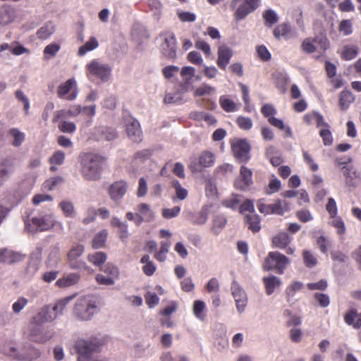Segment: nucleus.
Returning <instances> with one entry per match:
<instances>
[{
	"instance_id": "393cba45",
	"label": "nucleus",
	"mask_w": 361,
	"mask_h": 361,
	"mask_svg": "<svg viewBox=\"0 0 361 361\" xmlns=\"http://www.w3.org/2000/svg\"><path fill=\"white\" fill-rule=\"evenodd\" d=\"M80 279V276L78 273H70L63 277L59 279L56 281V286L61 288H68L77 284Z\"/></svg>"
},
{
	"instance_id": "c9c22d12",
	"label": "nucleus",
	"mask_w": 361,
	"mask_h": 361,
	"mask_svg": "<svg viewBox=\"0 0 361 361\" xmlns=\"http://www.w3.org/2000/svg\"><path fill=\"white\" fill-rule=\"evenodd\" d=\"M355 100V96L348 90H343L340 94L339 105L342 110H346Z\"/></svg>"
},
{
	"instance_id": "aec40b11",
	"label": "nucleus",
	"mask_w": 361,
	"mask_h": 361,
	"mask_svg": "<svg viewBox=\"0 0 361 361\" xmlns=\"http://www.w3.org/2000/svg\"><path fill=\"white\" fill-rule=\"evenodd\" d=\"M25 256L20 252L8 248H0V262L4 264H13L23 260Z\"/></svg>"
},
{
	"instance_id": "864d4df0",
	"label": "nucleus",
	"mask_w": 361,
	"mask_h": 361,
	"mask_svg": "<svg viewBox=\"0 0 361 361\" xmlns=\"http://www.w3.org/2000/svg\"><path fill=\"white\" fill-rule=\"evenodd\" d=\"M9 135L13 138L12 145L14 147L20 146L25 140V134L17 128L11 129Z\"/></svg>"
},
{
	"instance_id": "774afa93",
	"label": "nucleus",
	"mask_w": 361,
	"mask_h": 361,
	"mask_svg": "<svg viewBox=\"0 0 361 361\" xmlns=\"http://www.w3.org/2000/svg\"><path fill=\"white\" fill-rule=\"evenodd\" d=\"M331 225L337 229V233L339 235H343L345 233V226L343 220L340 216L332 218Z\"/></svg>"
},
{
	"instance_id": "2eb2a0df",
	"label": "nucleus",
	"mask_w": 361,
	"mask_h": 361,
	"mask_svg": "<svg viewBox=\"0 0 361 361\" xmlns=\"http://www.w3.org/2000/svg\"><path fill=\"white\" fill-rule=\"evenodd\" d=\"M252 172L245 166L240 168V176L235 181V188L245 190L252 184Z\"/></svg>"
},
{
	"instance_id": "5701e85b",
	"label": "nucleus",
	"mask_w": 361,
	"mask_h": 361,
	"mask_svg": "<svg viewBox=\"0 0 361 361\" xmlns=\"http://www.w3.org/2000/svg\"><path fill=\"white\" fill-rule=\"evenodd\" d=\"M154 215L149 204L141 203L137 207V226L142 222H150L154 219Z\"/></svg>"
},
{
	"instance_id": "412c9836",
	"label": "nucleus",
	"mask_w": 361,
	"mask_h": 361,
	"mask_svg": "<svg viewBox=\"0 0 361 361\" xmlns=\"http://www.w3.org/2000/svg\"><path fill=\"white\" fill-rule=\"evenodd\" d=\"M128 185L123 180L116 181L109 188V195L113 201H118L123 198L127 192Z\"/></svg>"
},
{
	"instance_id": "423d86ee",
	"label": "nucleus",
	"mask_w": 361,
	"mask_h": 361,
	"mask_svg": "<svg viewBox=\"0 0 361 361\" xmlns=\"http://www.w3.org/2000/svg\"><path fill=\"white\" fill-rule=\"evenodd\" d=\"M159 38L162 40L161 52L169 60H175L176 58V39L173 32L165 31L160 34Z\"/></svg>"
},
{
	"instance_id": "680f3d73",
	"label": "nucleus",
	"mask_w": 361,
	"mask_h": 361,
	"mask_svg": "<svg viewBox=\"0 0 361 361\" xmlns=\"http://www.w3.org/2000/svg\"><path fill=\"white\" fill-rule=\"evenodd\" d=\"M59 129L64 133L73 134L76 130V126L73 122L62 121L59 123Z\"/></svg>"
},
{
	"instance_id": "bf43d9fd",
	"label": "nucleus",
	"mask_w": 361,
	"mask_h": 361,
	"mask_svg": "<svg viewBox=\"0 0 361 361\" xmlns=\"http://www.w3.org/2000/svg\"><path fill=\"white\" fill-rule=\"evenodd\" d=\"M226 219L223 215H217L213 220L212 230L215 234H218L220 231L226 226Z\"/></svg>"
},
{
	"instance_id": "dca6fc26",
	"label": "nucleus",
	"mask_w": 361,
	"mask_h": 361,
	"mask_svg": "<svg viewBox=\"0 0 361 361\" xmlns=\"http://www.w3.org/2000/svg\"><path fill=\"white\" fill-rule=\"evenodd\" d=\"M42 248L37 247L35 250L31 254L26 269L27 274L29 276H33L39 269L42 264Z\"/></svg>"
},
{
	"instance_id": "58836bf2",
	"label": "nucleus",
	"mask_w": 361,
	"mask_h": 361,
	"mask_svg": "<svg viewBox=\"0 0 361 361\" xmlns=\"http://www.w3.org/2000/svg\"><path fill=\"white\" fill-rule=\"evenodd\" d=\"M55 32V25L52 22L46 23L37 32V37L42 39H47Z\"/></svg>"
},
{
	"instance_id": "3c124183",
	"label": "nucleus",
	"mask_w": 361,
	"mask_h": 361,
	"mask_svg": "<svg viewBox=\"0 0 361 361\" xmlns=\"http://www.w3.org/2000/svg\"><path fill=\"white\" fill-rule=\"evenodd\" d=\"M171 186L175 190L176 197L179 200H183L188 197V190L182 187L178 180H173L171 181Z\"/></svg>"
},
{
	"instance_id": "6e6d98bb",
	"label": "nucleus",
	"mask_w": 361,
	"mask_h": 361,
	"mask_svg": "<svg viewBox=\"0 0 361 361\" xmlns=\"http://www.w3.org/2000/svg\"><path fill=\"white\" fill-rule=\"evenodd\" d=\"M216 90L215 87L207 84L202 83L200 86L197 87L194 91V95L195 97H202L209 95Z\"/></svg>"
},
{
	"instance_id": "e2e57ef3",
	"label": "nucleus",
	"mask_w": 361,
	"mask_h": 361,
	"mask_svg": "<svg viewBox=\"0 0 361 361\" xmlns=\"http://www.w3.org/2000/svg\"><path fill=\"white\" fill-rule=\"evenodd\" d=\"M149 346L145 345L141 343H137L134 345L133 352L135 357L142 358L149 355L148 350Z\"/></svg>"
},
{
	"instance_id": "b1692460",
	"label": "nucleus",
	"mask_w": 361,
	"mask_h": 361,
	"mask_svg": "<svg viewBox=\"0 0 361 361\" xmlns=\"http://www.w3.org/2000/svg\"><path fill=\"white\" fill-rule=\"evenodd\" d=\"M94 136L97 140L110 141L116 138L118 134L115 129L112 128L100 126L94 129Z\"/></svg>"
},
{
	"instance_id": "6e6552de",
	"label": "nucleus",
	"mask_w": 361,
	"mask_h": 361,
	"mask_svg": "<svg viewBox=\"0 0 361 361\" xmlns=\"http://www.w3.org/2000/svg\"><path fill=\"white\" fill-rule=\"evenodd\" d=\"M257 207L259 212L264 215H283L285 212L290 210V203L286 200H278L275 203L269 204L259 201Z\"/></svg>"
},
{
	"instance_id": "09e8293b",
	"label": "nucleus",
	"mask_w": 361,
	"mask_h": 361,
	"mask_svg": "<svg viewBox=\"0 0 361 361\" xmlns=\"http://www.w3.org/2000/svg\"><path fill=\"white\" fill-rule=\"evenodd\" d=\"M65 160V154L61 150L55 152L53 155L49 158V161L52 165L50 170L55 171L56 168L54 165H61Z\"/></svg>"
},
{
	"instance_id": "4be33fe9",
	"label": "nucleus",
	"mask_w": 361,
	"mask_h": 361,
	"mask_svg": "<svg viewBox=\"0 0 361 361\" xmlns=\"http://www.w3.org/2000/svg\"><path fill=\"white\" fill-rule=\"evenodd\" d=\"M217 54V66L221 69L225 70L233 55V50L226 45H221L218 48Z\"/></svg>"
},
{
	"instance_id": "5fc2aeb1",
	"label": "nucleus",
	"mask_w": 361,
	"mask_h": 361,
	"mask_svg": "<svg viewBox=\"0 0 361 361\" xmlns=\"http://www.w3.org/2000/svg\"><path fill=\"white\" fill-rule=\"evenodd\" d=\"M263 18L265 21L266 25L269 27L272 26L279 20L277 13L272 9L264 11L263 13Z\"/></svg>"
},
{
	"instance_id": "473e14b6",
	"label": "nucleus",
	"mask_w": 361,
	"mask_h": 361,
	"mask_svg": "<svg viewBox=\"0 0 361 361\" xmlns=\"http://www.w3.org/2000/svg\"><path fill=\"white\" fill-rule=\"evenodd\" d=\"M263 282L266 288V293L268 295H271L276 288L281 284V279L274 275L263 278Z\"/></svg>"
},
{
	"instance_id": "7ed1b4c3",
	"label": "nucleus",
	"mask_w": 361,
	"mask_h": 361,
	"mask_svg": "<svg viewBox=\"0 0 361 361\" xmlns=\"http://www.w3.org/2000/svg\"><path fill=\"white\" fill-rule=\"evenodd\" d=\"M85 68L87 77L90 80L97 78L102 82H106L111 78L112 68L108 63H102L97 59L88 63Z\"/></svg>"
},
{
	"instance_id": "49530a36",
	"label": "nucleus",
	"mask_w": 361,
	"mask_h": 361,
	"mask_svg": "<svg viewBox=\"0 0 361 361\" xmlns=\"http://www.w3.org/2000/svg\"><path fill=\"white\" fill-rule=\"evenodd\" d=\"M59 208L63 212L66 217L73 218L75 216V207L73 203L70 200H62L59 204Z\"/></svg>"
},
{
	"instance_id": "c85d7f7f",
	"label": "nucleus",
	"mask_w": 361,
	"mask_h": 361,
	"mask_svg": "<svg viewBox=\"0 0 361 361\" xmlns=\"http://www.w3.org/2000/svg\"><path fill=\"white\" fill-rule=\"evenodd\" d=\"M274 35L277 39L284 37L286 39H289L295 37V32L292 30L289 24L282 23L274 29Z\"/></svg>"
},
{
	"instance_id": "4468645a",
	"label": "nucleus",
	"mask_w": 361,
	"mask_h": 361,
	"mask_svg": "<svg viewBox=\"0 0 361 361\" xmlns=\"http://www.w3.org/2000/svg\"><path fill=\"white\" fill-rule=\"evenodd\" d=\"M233 154L240 161H247L250 159V146L245 140H239L232 146Z\"/></svg>"
},
{
	"instance_id": "a211bd4d",
	"label": "nucleus",
	"mask_w": 361,
	"mask_h": 361,
	"mask_svg": "<svg viewBox=\"0 0 361 361\" xmlns=\"http://www.w3.org/2000/svg\"><path fill=\"white\" fill-rule=\"evenodd\" d=\"M214 154L209 151H204L199 157L198 164L195 162H191L189 166L192 171H197L199 170V166L203 168L211 167L214 165Z\"/></svg>"
},
{
	"instance_id": "9d476101",
	"label": "nucleus",
	"mask_w": 361,
	"mask_h": 361,
	"mask_svg": "<svg viewBox=\"0 0 361 361\" xmlns=\"http://www.w3.org/2000/svg\"><path fill=\"white\" fill-rule=\"evenodd\" d=\"M84 252L85 247L80 244H78L73 246L70 250V251L67 254V258L71 269H84L88 271H92V269L89 266H87L85 262L78 260V259L84 253Z\"/></svg>"
},
{
	"instance_id": "37998d69",
	"label": "nucleus",
	"mask_w": 361,
	"mask_h": 361,
	"mask_svg": "<svg viewBox=\"0 0 361 361\" xmlns=\"http://www.w3.org/2000/svg\"><path fill=\"white\" fill-rule=\"evenodd\" d=\"M99 46V43L96 37H91L88 41L85 42V44L81 46L78 49V55L84 56L88 51H92L97 48Z\"/></svg>"
},
{
	"instance_id": "4d7b16f0",
	"label": "nucleus",
	"mask_w": 361,
	"mask_h": 361,
	"mask_svg": "<svg viewBox=\"0 0 361 361\" xmlns=\"http://www.w3.org/2000/svg\"><path fill=\"white\" fill-rule=\"evenodd\" d=\"M276 151V148L273 146L269 147L266 151V156L269 159L271 164L274 166H278L283 162V159L280 156L274 155Z\"/></svg>"
},
{
	"instance_id": "de8ad7c7",
	"label": "nucleus",
	"mask_w": 361,
	"mask_h": 361,
	"mask_svg": "<svg viewBox=\"0 0 361 361\" xmlns=\"http://www.w3.org/2000/svg\"><path fill=\"white\" fill-rule=\"evenodd\" d=\"M171 243L170 240L161 242V247L159 251L156 252L154 257L159 262H164L166 259V255L169 252Z\"/></svg>"
},
{
	"instance_id": "f3484780",
	"label": "nucleus",
	"mask_w": 361,
	"mask_h": 361,
	"mask_svg": "<svg viewBox=\"0 0 361 361\" xmlns=\"http://www.w3.org/2000/svg\"><path fill=\"white\" fill-rule=\"evenodd\" d=\"M56 319V316L54 315L49 305H46L31 319L30 321L44 325V323H51Z\"/></svg>"
},
{
	"instance_id": "79ce46f5",
	"label": "nucleus",
	"mask_w": 361,
	"mask_h": 361,
	"mask_svg": "<svg viewBox=\"0 0 361 361\" xmlns=\"http://www.w3.org/2000/svg\"><path fill=\"white\" fill-rule=\"evenodd\" d=\"M106 259V254L103 252H95L87 255V260L97 267L103 265Z\"/></svg>"
},
{
	"instance_id": "603ef678",
	"label": "nucleus",
	"mask_w": 361,
	"mask_h": 361,
	"mask_svg": "<svg viewBox=\"0 0 361 361\" xmlns=\"http://www.w3.org/2000/svg\"><path fill=\"white\" fill-rule=\"evenodd\" d=\"M13 15L11 9L7 7L0 8V25H5L11 23L13 20Z\"/></svg>"
},
{
	"instance_id": "a18cd8bd",
	"label": "nucleus",
	"mask_w": 361,
	"mask_h": 361,
	"mask_svg": "<svg viewBox=\"0 0 361 361\" xmlns=\"http://www.w3.org/2000/svg\"><path fill=\"white\" fill-rule=\"evenodd\" d=\"M108 235V232L106 229H104L99 231L98 233L95 235L94 237L92 246L94 249H99L103 247L105 245V242L106 240Z\"/></svg>"
},
{
	"instance_id": "a19ab883",
	"label": "nucleus",
	"mask_w": 361,
	"mask_h": 361,
	"mask_svg": "<svg viewBox=\"0 0 361 361\" xmlns=\"http://www.w3.org/2000/svg\"><path fill=\"white\" fill-rule=\"evenodd\" d=\"M140 262L144 264L142 271L147 276H152L154 274L157 269V267L154 263L150 259L149 255H145L140 259Z\"/></svg>"
},
{
	"instance_id": "f257e3e1",
	"label": "nucleus",
	"mask_w": 361,
	"mask_h": 361,
	"mask_svg": "<svg viewBox=\"0 0 361 361\" xmlns=\"http://www.w3.org/2000/svg\"><path fill=\"white\" fill-rule=\"evenodd\" d=\"M101 310V302L94 295L88 294L78 297L72 309L73 318L78 322L91 321Z\"/></svg>"
},
{
	"instance_id": "052dcab7",
	"label": "nucleus",
	"mask_w": 361,
	"mask_h": 361,
	"mask_svg": "<svg viewBox=\"0 0 361 361\" xmlns=\"http://www.w3.org/2000/svg\"><path fill=\"white\" fill-rule=\"evenodd\" d=\"M304 284L300 281L293 282L286 290L288 300L289 301L291 298H293L295 293L301 290L303 288Z\"/></svg>"
},
{
	"instance_id": "cd10ccee",
	"label": "nucleus",
	"mask_w": 361,
	"mask_h": 361,
	"mask_svg": "<svg viewBox=\"0 0 361 361\" xmlns=\"http://www.w3.org/2000/svg\"><path fill=\"white\" fill-rule=\"evenodd\" d=\"M344 322L355 329L361 328V312H357L354 308L349 310L344 315Z\"/></svg>"
},
{
	"instance_id": "ea45409f",
	"label": "nucleus",
	"mask_w": 361,
	"mask_h": 361,
	"mask_svg": "<svg viewBox=\"0 0 361 361\" xmlns=\"http://www.w3.org/2000/svg\"><path fill=\"white\" fill-rule=\"evenodd\" d=\"M343 175L345 178V184L349 187H354V179L357 177L356 171L351 166H343L341 167Z\"/></svg>"
},
{
	"instance_id": "e433bc0d",
	"label": "nucleus",
	"mask_w": 361,
	"mask_h": 361,
	"mask_svg": "<svg viewBox=\"0 0 361 361\" xmlns=\"http://www.w3.org/2000/svg\"><path fill=\"white\" fill-rule=\"evenodd\" d=\"M219 104L224 111L228 113L235 112L238 111V107L232 99L227 95H222L219 97Z\"/></svg>"
},
{
	"instance_id": "69168bd1",
	"label": "nucleus",
	"mask_w": 361,
	"mask_h": 361,
	"mask_svg": "<svg viewBox=\"0 0 361 361\" xmlns=\"http://www.w3.org/2000/svg\"><path fill=\"white\" fill-rule=\"evenodd\" d=\"M195 47L197 49L202 51L207 57L212 55V50L210 45L202 39H198L195 43Z\"/></svg>"
},
{
	"instance_id": "bb28decb",
	"label": "nucleus",
	"mask_w": 361,
	"mask_h": 361,
	"mask_svg": "<svg viewBox=\"0 0 361 361\" xmlns=\"http://www.w3.org/2000/svg\"><path fill=\"white\" fill-rule=\"evenodd\" d=\"M111 225L112 227H116L118 228L119 238L123 242L128 239L129 236V232L128 225L126 221H121L118 217L114 216L111 220Z\"/></svg>"
},
{
	"instance_id": "f8f14e48",
	"label": "nucleus",
	"mask_w": 361,
	"mask_h": 361,
	"mask_svg": "<svg viewBox=\"0 0 361 361\" xmlns=\"http://www.w3.org/2000/svg\"><path fill=\"white\" fill-rule=\"evenodd\" d=\"M126 126L128 136L132 141L137 142L142 140V132L137 120L130 116L126 118Z\"/></svg>"
},
{
	"instance_id": "0e129e2a",
	"label": "nucleus",
	"mask_w": 361,
	"mask_h": 361,
	"mask_svg": "<svg viewBox=\"0 0 361 361\" xmlns=\"http://www.w3.org/2000/svg\"><path fill=\"white\" fill-rule=\"evenodd\" d=\"M281 186V183L279 179L273 176L271 180L269 181L267 188V194L271 195L279 190Z\"/></svg>"
},
{
	"instance_id": "7c9ffc66",
	"label": "nucleus",
	"mask_w": 361,
	"mask_h": 361,
	"mask_svg": "<svg viewBox=\"0 0 361 361\" xmlns=\"http://www.w3.org/2000/svg\"><path fill=\"white\" fill-rule=\"evenodd\" d=\"M293 238L286 232H281L272 238V243L275 247L286 249L291 243Z\"/></svg>"
},
{
	"instance_id": "13d9d810",
	"label": "nucleus",
	"mask_w": 361,
	"mask_h": 361,
	"mask_svg": "<svg viewBox=\"0 0 361 361\" xmlns=\"http://www.w3.org/2000/svg\"><path fill=\"white\" fill-rule=\"evenodd\" d=\"M305 265L308 268H312L317 264V257L309 250H305L302 252Z\"/></svg>"
},
{
	"instance_id": "8fccbe9b",
	"label": "nucleus",
	"mask_w": 361,
	"mask_h": 361,
	"mask_svg": "<svg viewBox=\"0 0 361 361\" xmlns=\"http://www.w3.org/2000/svg\"><path fill=\"white\" fill-rule=\"evenodd\" d=\"M61 49V45L56 42L50 43L47 45L43 51L45 59H49L54 57Z\"/></svg>"
},
{
	"instance_id": "c03bdc74",
	"label": "nucleus",
	"mask_w": 361,
	"mask_h": 361,
	"mask_svg": "<svg viewBox=\"0 0 361 361\" xmlns=\"http://www.w3.org/2000/svg\"><path fill=\"white\" fill-rule=\"evenodd\" d=\"M358 48L355 45H345L343 48L341 56L345 61H350L357 56Z\"/></svg>"
},
{
	"instance_id": "20e7f679",
	"label": "nucleus",
	"mask_w": 361,
	"mask_h": 361,
	"mask_svg": "<svg viewBox=\"0 0 361 361\" xmlns=\"http://www.w3.org/2000/svg\"><path fill=\"white\" fill-rule=\"evenodd\" d=\"M290 260L284 255L277 252H270L266 257L264 268L267 271H275L279 274H283Z\"/></svg>"
},
{
	"instance_id": "72a5a7b5",
	"label": "nucleus",
	"mask_w": 361,
	"mask_h": 361,
	"mask_svg": "<svg viewBox=\"0 0 361 361\" xmlns=\"http://www.w3.org/2000/svg\"><path fill=\"white\" fill-rule=\"evenodd\" d=\"M13 171L11 163L7 160L2 161L0 165V185H2L10 177Z\"/></svg>"
},
{
	"instance_id": "ddd939ff",
	"label": "nucleus",
	"mask_w": 361,
	"mask_h": 361,
	"mask_svg": "<svg viewBox=\"0 0 361 361\" xmlns=\"http://www.w3.org/2000/svg\"><path fill=\"white\" fill-rule=\"evenodd\" d=\"M260 1L261 0H245V3L240 5L235 12V19L237 20L244 19L259 6Z\"/></svg>"
},
{
	"instance_id": "4c0bfd02",
	"label": "nucleus",
	"mask_w": 361,
	"mask_h": 361,
	"mask_svg": "<svg viewBox=\"0 0 361 361\" xmlns=\"http://www.w3.org/2000/svg\"><path fill=\"white\" fill-rule=\"evenodd\" d=\"M206 304L202 300H195L192 306V312L195 317L201 321L206 318Z\"/></svg>"
},
{
	"instance_id": "338daca9",
	"label": "nucleus",
	"mask_w": 361,
	"mask_h": 361,
	"mask_svg": "<svg viewBox=\"0 0 361 361\" xmlns=\"http://www.w3.org/2000/svg\"><path fill=\"white\" fill-rule=\"evenodd\" d=\"M28 300L24 297H20L12 305V310L15 314L20 313L27 305Z\"/></svg>"
},
{
	"instance_id": "39448f33",
	"label": "nucleus",
	"mask_w": 361,
	"mask_h": 361,
	"mask_svg": "<svg viewBox=\"0 0 361 361\" xmlns=\"http://www.w3.org/2000/svg\"><path fill=\"white\" fill-rule=\"evenodd\" d=\"M54 334V332L52 330L46 329L44 325L30 321L27 334L30 341L44 344L52 338Z\"/></svg>"
},
{
	"instance_id": "9b49d317",
	"label": "nucleus",
	"mask_w": 361,
	"mask_h": 361,
	"mask_svg": "<svg viewBox=\"0 0 361 361\" xmlns=\"http://www.w3.org/2000/svg\"><path fill=\"white\" fill-rule=\"evenodd\" d=\"M231 293L235 302V307L238 313H243L247 305V296L243 288L236 282L231 284Z\"/></svg>"
},
{
	"instance_id": "2f4dec72",
	"label": "nucleus",
	"mask_w": 361,
	"mask_h": 361,
	"mask_svg": "<svg viewBox=\"0 0 361 361\" xmlns=\"http://www.w3.org/2000/svg\"><path fill=\"white\" fill-rule=\"evenodd\" d=\"M75 295H72L70 296L63 298L58 300L54 304V305L52 307H51V310L54 313V315L56 316V319L58 318L59 316H61L63 314V311L66 308V306L75 298Z\"/></svg>"
},
{
	"instance_id": "0eeeda50",
	"label": "nucleus",
	"mask_w": 361,
	"mask_h": 361,
	"mask_svg": "<svg viewBox=\"0 0 361 361\" xmlns=\"http://www.w3.org/2000/svg\"><path fill=\"white\" fill-rule=\"evenodd\" d=\"M75 348L78 354V361H88L99 350V346L94 341L80 339L76 341Z\"/></svg>"
},
{
	"instance_id": "f704fd0d",
	"label": "nucleus",
	"mask_w": 361,
	"mask_h": 361,
	"mask_svg": "<svg viewBox=\"0 0 361 361\" xmlns=\"http://www.w3.org/2000/svg\"><path fill=\"white\" fill-rule=\"evenodd\" d=\"M245 223L247 228L254 233H257L261 229L259 217L255 213L245 215Z\"/></svg>"
},
{
	"instance_id": "f03ea898",
	"label": "nucleus",
	"mask_w": 361,
	"mask_h": 361,
	"mask_svg": "<svg viewBox=\"0 0 361 361\" xmlns=\"http://www.w3.org/2000/svg\"><path fill=\"white\" fill-rule=\"evenodd\" d=\"M80 172L82 177L89 181H95L101 178L104 158L98 154L82 153L79 156Z\"/></svg>"
},
{
	"instance_id": "a878e982",
	"label": "nucleus",
	"mask_w": 361,
	"mask_h": 361,
	"mask_svg": "<svg viewBox=\"0 0 361 361\" xmlns=\"http://www.w3.org/2000/svg\"><path fill=\"white\" fill-rule=\"evenodd\" d=\"M180 76L183 79V87L188 90L192 87V78L195 76V68L192 66H184L180 71Z\"/></svg>"
},
{
	"instance_id": "c756f323",
	"label": "nucleus",
	"mask_w": 361,
	"mask_h": 361,
	"mask_svg": "<svg viewBox=\"0 0 361 361\" xmlns=\"http://www.w3.org/2000/svg\"><path fill=\"white\" fill-rule=\"evenodd\" d=\"M303 120L309 125L315 123L318 128H329V124L324 121V117L318 112H312L304 116Z\"/></svg>"
},
{
	"instance_id": "1a4fd4ad",
	"label": "nucleus",
	"mask_w": 361,
	"mask_h": 361,
	"mask_svg": "<svg viewBox=\"0 0 361 361\" xmlns=\"http://www.w3.org/2000/svg\"><path fill=\"white\" fill-rule=\"evenodd\" d=\"M78 95L77 82L75 78H70L61 83L57 88V96L68 101L75 100Z\"/></svg>"
},
{
	"instance_id": "6ab92c4d",
	"label": "nucleus",
	"mask_w": 361,
	"mask_h": 361,
	"mask_svg": "<svg viewBox=\"0 0 361 361\" xmlns=\"http://www.w3.org/2000/svg\"><path fill=\"white\" fill-rule=\"evenodd\" d=\"M54 217L52 214H46L33 217L32 223L35 227L36 231H47L54 225Z\"/></svg>"
}]
</instances>
